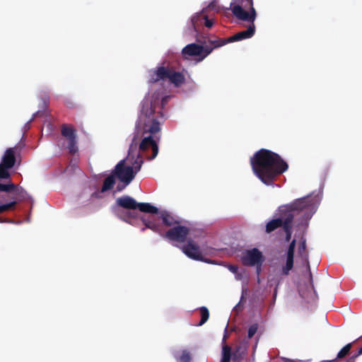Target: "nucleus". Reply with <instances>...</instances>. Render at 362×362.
Listing matches in <instances>:
<instances>
[{
    "mask_svg": "<svg viewBox=\"0 0 362 362\" xmlns=\"http://www.w3.org/2000/svg\"><path fill=\"white\" fill-rule=\"evenodd\" d=\"M201 316H202V319H201L200 322L199 323V325H202L209 319V310H207L206 308L202 307L201 308Z\"/></svg>",
    "mask_w": 362,
    "mask_h": 362,
    "instance_id": "obj_26",
    "label": "nucleus"
},
{
    "mask_svg": "<svg viewBox=\"0 0 362 362\" xmlns=\"http://www.w3.org/2000/svg\"><path fill=\"white\" fill-rule=\"evenodd\" d=\"M230 9L238 19L254 22L256 11L253 7V0H233Z\"/></svg>",
    "mask_w": 362,
    "mask_h": 362,
    "instance_id": "obj_9",
    "label": "nucleus"
},
{
    "mask_svg": "<svg viewBox=\"0 0 362 362\" xmlns=\"http://www.w3.org/2000/svg\"><path fill=\"white\" fill-rule=\"evenodd\" d=\"M287 361H288V362H302V361H300V360H299V361H294L289 360V359H288V360H287Z\"/></svg>",
    "mask_w": 362,
    "mask_h": 362,
    "instance_id": "obj_37",
    "label": "nucleus"
},
{
    "mask_svg": "<svg viewBox=\"0 0 362 362\" xmlns=\"http://www.w3.org/2000/svg\"><path fill=\"white\" fill-rule=\"evenodd\" d=\"M320 201V193L313 192L305 197L295 200L291 204L280 206L279 217L267 223L266 232L271 233L280 226L284 227L286 223L291 222L294 218L299 226H306L315 213Z\"/></svg>",
    "mask_w": 362,
    "mask_h": 362,
    "instance_id": "obj_1",
    "label": "nucleus"
},
{
    "mask_svg": "<svg viewBox=\"0 0 362 362\" xmlns=\"http://www.w3.org/2000/svg\"><path fill=\"white\" fill-rule=\"evenodd\" d=\"M62 133L65 138L66 148L69 153L74 154L77 152L78 146H76V136L74 129L71 127L64 126L62 128Z\"/></svg>",
    "mask_w": 362,
    "mask_h": 362,
    "instance_id": "obj_14",
    "label": "nucleus"
},
{
    "mask_svg": "<svg viewBox=\"0 0 362 362\" xmlns=\"http://www.w3.org/2000/svg\"><path fill=\"white\" fill-rule=\"evenodd\" d=\"M134 141L135 139H134L133 142ZM143 162L142 155L136 150V144L132 143L130 145L127 158L120 160L115 166V174L123 183L122 187L117 186L118 191L122 190L132 182L140 170Z\"/></svg>",
    "mask_w": 362,
    "mask_h": 362,
    "instance_id": "obj_4",
    "label": "nucleus"
},
{
    "mask_svg": "<svg viewBox=\"0 0 362 362\" xmlns=\"http://www.w3.org/2000/svg\"><path fill=\"white\" fill-rule=\"evenodd\" d=\"M235 278L237 281H241L245 283L247 279V274L245 269H240L235 274Z\"/></svg>",
    "mask_w": 362,
    "mask_h": 362,
    "instance_id": "obj_25",
    "label": "nucleus"
},
{
    "mask_svg": "<svg viewBox=\"0 0 362 362\" xmlns=\"http://www.w3.org/2000/svg\"><path fill=\"white\" fill-rule=\"evenodd\" d=\"M240 259L244 265L256 266L257 272L259 274L264 259L262 252L257 248H252L243 251L240 254Z\"/></svg>",
    "mask_w": 362,
    "mask_h": 362,
    "instance_id": "obj_10",
    "label": "nucleus"
},
{
    "mask_svg": "<svg viewBox=\"0 0 362 362\" xmlns=\"http://www.w3.org/2000/svg\"><path fill=\"white\" fill-rule=\"evenodd\" d=\"M16 162L14 148L7 149L0 163V180L8 179L10 177L9 170L13 167Z\"/></svg>",
    "mask_w": 362,
    "mask_h": 362,
    "instance_id": "obj_12",
    "label": "nucleus"
},
{
    "mask_svg": "<svg viewBox=\"0 0 362 362\" xmlns=\"http://www.w3.org/2000/svg\"><path fill=\"white\" fill-rule=\"evenodd\" d=\"M165 80H168L175 87H180L185 83V76L183 72L163 66H158L149 72L150 83L153 84L159 81Z\"/></svg>",
    "mask_w": 362,
    "mask_h": 362,
    "instance_id": "obj_6",
    "label": "nucleus"
},
{
    "mask_svg": "<svg viewBox=\"0 0 362 362\" xmlns=\"http://www.w3.org/2000/svg\"><path fill=\"white\" fill-rule=\"evenodd\" d=\"M174 356L178 362H190L191 356L189 351L187 350L182 351L181 353L175 352Z\"/></svg>",
    "mask_w": 362,
    "mask_h": 362,
    "instance_id": "obj_19",
    "label": "nucleus"
},
{
    "mask_svg": "<svg viewBox=\"0 0 362 362\" xmlns=\"http://www.w3.org/2000/svg\"><path fill=\"white\" fill-rule=\"evenodd\" d=\"M229 42L228 41V39L227 40H223V39H217V40H209V43L212 46V50L214 49V48H217V47H222L223 45H225L226 44L228 43Z\"/></svg>",
    "mask_w": 362,
    "mask_h": 362,
    "instance_id": "obj_24",
    "label": "nucleus"
},
{
    "mask_svg": "<svg viewBox=\"0 0 362 362\" xmlns=\"http://www.w3.org/2000/svg\"><path fill=\"white\" fill-rule=\"evenodd\" d=\"M351 347V344H346L338 353L337 358H343L344 356H345L349 353V351H350Z\"/></svg>",
    "mask_w": 362,
    "mask_h": 362,
    "instance_id": "obj_29",
    "label": "nucleus"
},
{
    "mask_svg": "<svg viewBox=\"0 0 362 362\" xmlns=\"http://www.w3.org/2000/svg\"><path fill=\"white\" fill-rule=\"evenodd\" d=\"M157 218L161 219L163 223L167 226H171L178 223L177 218L167 211L151 214L148 216H144L141 219L146 228L162 235L163 229Z\"/></svg>",
    "mask_w": 362,
    "mask_h": 362,
    "instance_id": "obj_7",
    "label": "nucleus"
},
{
    "mask_svg": "<svg viewBox=\"0 0 362 362\" xmlns=\"http://www.w3.org/2000/svg\"><path fill=\"white\" fill-rule=\"evenodd\" d=\"M299 293H300L301 296L304 297V296H303V293H302V291L300 290L299 291Z\"/></svg>",
    "mask_w": 362,
    "mask_h": 362,
    "instance_id": "obj_39",
    "label": "nucleus"
},
{
    "mask_svg": "<svg viewBox=\"0 0 362 362\" xmlns=\"http://www.w3.org/2000/svg\"><path fill=\"white\" fill-rule=\"evenodd\" d=\"M115 184V175L108 176L104 181L102 189L100 192H104L107 190L110 189Z\"/></svg>",
    "mask_w": 362,
    "mask_h": 362,
    "instance_id": "obj_20",
    "label": "nucleus"
},
{
    "mask_svg": "<svg viewBox=\"0 0 362 362\" xmlns=\"http://www.w3.org/2000/svg\"><path fill=\"white\" fill-rule=\"evenodd\" d=\"M280 279H281V277L279 276V275H278V276L276 278H272V274H270L269 276V283H272V281H274V283L276 284L277 285L279 284V281H280Z\"/></svg>",
    "mask_w": 362,
    "mask_h": 362,
    "instance_id": "obj_36",
    "label": "nucleus"
},
{
    "mask_svg": "<svg viewBox=\"0 0 362 362\" xmlns=\"http://www.w3.org/2000/svg\"><path fill=\"white\" fill-rule=\"evenodd\" d=\"M38 114H39L38 112H36V114H34V115H33V117H35V116H36V115H38Z\"/></svg>",
    "mask_w": 362,
    "mask_h": 362,
    "instance_id": "obj_40",
    "label": "nucleus"
},
{
    "mask_svg": "<svg viewBox=\"0 0 362 362\" xmlns=\"http://www.w3.org/2000/svg\"><path fill=\"white\" fill-rule=\"evenodd\" d=\"M38 114H39L38 112H36V114H34V115H33V117H35V116H36V115H38Z\"/></svg>",
    "mask_w": 362,
    "mask_h": 362,
    "instance_id": "obj_42",
    "label": "nucleus"
},
{
    "mask_svg": "<svg viewBox=\"0 0 362 362\" xmlns=\"http://www.w3.org/2000/svg\"><path fill=\"white\" fill-rule=\"evenodd\" d=\"M247 344H248V341H247L244 343V346L243 348L241 346H240L237 349L236 351L233 354V360H238L237 354H239L240 352H241V354L245 353V351L247 349Z\"/></svg>",
    "mask_w": 362,
    "mask_h": 362,
    "instance_id": "obj_30",
    "label": "nucleus"
},
{
    "mask_svg": "<svg viewBox=\"0 0 362 362\" xmlns=\"http://www.w3.org/2000/svg\"><path fill=\"white\" fill-rule=\"evenodd\" d=\"M205 8H206V11L210 9L218 12L219 11V6L218 5L217 1L214 0L212 1Z\"/></svg>",
    "mask_w": 362,
    "mask_h": 362,
    "instance_id": "obj_33",
    "label": "nucleus"
},
{
    "mask_svg": "<svg viewBox=\"0 0 362 362\" xmlns=\"http://www.w3.org/2000/svg\"><path fill=\"white\" fill-rule=\"evenodd\" d=\"M175 245L179 247L184 254L192 259L204 262L209 264H215V261L204 258L205 255H214L216 253V250L211 247H204L203 245L199 247L192 240H189L187 244H183L180 246L177 245Z\"/></svg>",
    "mask_w": 362,
    "mask_h": 362,
    "instance_id": "obj_8",
    "label": "nucleus"
},
{
    "mask_svg": "<svg viewBox=\"0 0 362 362\" xmlns=\"http://www.w3.org/2000/svg\"><path fill=\"white\" fill-rule=\"evenodd\" d=\"M136 208L146 213L156 214L158 212V209L156 206L149 203H137L134 199L129 196H122L117 198L113 211L116 216L128 222L133 217V214L126 212L124 210L136 209Z\"/></svg>",
    "mask_w": 362,
    "mask_h": 362,
    "instance_id": "obj_5",
    "label": "nucleus"
},
{
    "mask_svg": "<svg viewBox=\"0 0 362 362\" xmlns=\"http://www.w3.org/2000/svg\"><path fill=\"white\" fill-rule=\"evenodd\" d=\"M296 247V240H293L286 253V264L282 267L280 275H288L293 267V256Z\"/></svg>",
    "mask_w": 362,
    "mask_h": 362,
    "instance_id": "obj_15",
    "label": "nucleus"
},
{
    "mask_svg": "<svg viewBox=\"0 0 362 362\" xmlns=\"http://www.w3.org/2000/svg\"><path fill=\"white\" fill-rule=\"evenodd\" d=\"M231 357L230 348L228 346H224L222 349V358L221 362H230Z\"/></svg>",
    "mask_w": 362,
    "mask_h": 362,
    "instance_id": "obj_23",
    "label": "nucleus"
},
{
    "mask_svg": "<svg viewBox=\"0 0 362 362\" xmlns=\"http://www.w3.org/2000/svg\"><path fill=\"white\" fill-rule=\"evenodd\" d=\"M169 96H163L161 92H156L154 86H151L148 94L141 103L139 122H144L145 132L155 134L160 131V122L157 116L162 117L161 108L168 102Z\"/></svg>",
    "mask_w": 362,
    "mask_h": 362,
    "instance_id": "obj_3",
    "label": "nucleus"
},
{
    "mask_svg": "<svg viewBox=\"0 0 362 362\" xmlns=\"http://www.w3.org/2000/svg\"><path fill=\"white\" fill-rule=\"evenodd\" d=\"M258 326L257 324H254L249 327L248 329V339L252 338L257 331Z\"/></svg>",
    "mask_w": 362,
    "mask_h": 362,
    "instance_id": "obj_34",
    "label": "nucleus"
},
{
    "mask_svg": "<svg viewBox=\"0 0 362 362\" xmlns=\"http://www.w3.org/2000/svg\"><path fill=\"white\" fill-rule=\"evenodd\" d=\"M38 114H39L38 112H36V114H34V115H33V117H35V116H36V115H38Z\"/></svg>",
    "mask_w": 362,
    "mask_h": 362,
    "instance_id": "obj_41",
    "label": "nucleus"
},
{
    "mask_svg": "<svg viewBox=\"0 0 362 362\" xmlns=\"http://www.w3.org/2000/svg\"><path fill=\"white\" fill-rule=\"evenodd\" d=\"M206 14V8H203L200 12H197L194 13L190 18V23L192 29L194 31H197V27L199 25L202 21H204L203 19V16Z\"/></svg>",
    "mask_w": 362,
    "mask_h": 362,
    "instance_id": "obj_18",
    "label": "nucleus"
},
{
    "mask_svg": "<svg viewBox=\"0 0 362 362\" xmlns=\"http://www.w3.org/2000/svg\"><path fill=\"white\" fill-rule=\"evenodd\" d=\"M16 201L0 205V213L8 210L16 204Z\"/></svg>",
    "mask_w": 362,
    "mask_h": 362,
    "instance_id": "obj_32",
    "label": "nucleus"
},
{
    "mask_svg": "<svg viewBox=\"0 0 362 362\" xmlns=\"http://www.w3.org/2000/svg\"><path fill=\"white\" fill-rule=\"evenodd\" d=\"M284 230L286 233V240L288 242L291 238V222L286 223L284 226Z\"/></svg>",
    "mask_w": 362,
    "mask_h": 362,
    "instance_id": "obj_27",
    "label": "nucleus"
},
{
    "mask_svg": "<svg viewBox=\"0 0 362 362\" xmlns=\"http://www.w3.org/2000/svg\"><path fill=\"white\" fill-rule=\"evenodd\" d=\"M149 148L152 150V155L147 156L149 160H152L157 156L158 148L156 141L152 139L151 136H146L142 140L141 143L140 144L139 151H146Z\"/></svg>",
    "mask_w": 362,
    "mask_h": 362,
    "instance_id": "obj_16",
    "label": "nucleus"
},
{
    "mask_svg": "<svg viewBox=\"0 0 362 362\" xmlns=\"http://www.w3.org/2000/svg\"><path fill=\"white\" fill-rule=\"evenodd\" d=\"M188 232L187 228L178 226L170 229L163 235L170 241L182 244L184 243Z\"/></svg>",
    "mask_w": 362,
    "mask_h": 362,
    "instance_id": "obj_13",
    "label": "nucleus"
},
{
    "mask_svg": "<svg viewBox=\"0 0 362 362\" xmlns=\"http://www.w3.org/2000/svg\"><path fill=\"white\" fill-rule=\"evenodd\" d=\"M13 191L14 198L16 199H21L25 198L27 193L25 189L19 186L15 185V187L11 189Z\"/></svg>",
    "mask_w": 362,
    "mask_h": 362,
    "instance_id": "obj_21",
    "label": "nucleus"
},
{
    "mask_svg": "<svg viewBox=\"0 0 362 362\" xmlns=\"http://www.w3.org/2000/svg\"><path fill=\"white\" fill-rule=\"evenodd\" d=\"M250 163L255 175L267 185H272L274 178L288 168L278 154L264 148L250 158Z\"/></svg>",
    "mask_w": 362,
    "mask_h": 362,
    "instance_id": "obj_2",
    "label": "nucleus"
},
{
    "mask_svg": "<svg viewBox=\"0 0 362 362\" xmlns=\"http://www.w3.org/2000/svg\"><path fill=\"white\" fill-rule=\"evenodd\" d=\"M211 52L212 48H209V46H206L204 47L202 45L195 43H192L187 45L182 49V54L186 59L194 57H198L197 59V62H201L205 57H206Z\"/></svg>",
    "mask_w": 362,
    "mask_h": 362,
    "instance_id": "obj_11",
    "label": "nucleus"
},
{
    "mask_svg": "<svg viewBox=\"0 0 362 362\" xmlns=\"http://www.w3.org/2000/svg\"><path fill=\"white\" fill-rule=\"evenodd\" d=\"M204 20V25L206 28H210L213 26L214 21L213 18H209L207 14L203 16Z\"/></svg>",
    "mask_w": 362,
    "mask_h": 362,
    "instance_id": "obj_31",
    "label": "nucleus"
},
{
    "mask_svg": "<svg viewBox=\"0 0 362 362\" xmlns=\"http://www.w3.org/2000/svg\"><path fill=\"white\" fill-rule=\"evenodd\" d=\"M226 267L228 268V269L230 272H231L234 274H235L237 273V272L239 270L238 267L235 265L229 264V265H227Z\"/></svg>",
    "mask_w": 362,
    "mask_h": 362,
    "instance_id": "obj_35",
    "label": "nucleus"
},
{
    "mask_svg": "<svg viewBox=\"0 0 362 362\" xmlns=\"http://www.w3.org/2000/svg\"><path fill=\"white\" fill-rule=\"evenodd\" d=\"M15 187V185L12 182H8L5 184L0 183V192H10Z\"/></svg>",
    "mask_w": 362,
    "mask_h": 362,
    "instance_id": "obj_28",
    "label": "nucleus"
},
{
    "mask_svg": "<svg viewBox=\"0 0 362 362\" xmlns=\"http://www.w3.org/2000/svg\"><path fill=\"white\" fill-rule=\"evenodd\" d=\"M360 354H362V346L360 348V349L358 350V355H360Z\"/></svg>",
    "mask_w": 362,
    "mask_h": 362,
    "instance_id": "obj_38",
    "label": "nucleus"
},
{
    "mask_svg": "<svg viewBox=\"0 0 362 362\" xmlns=\"http://www.w3.org/2000/svg\"><path fill=\"white\" fill-rule=\"evenodd\" d=\"M255 33V25L254 24L250 25L246 30L241 31L236 33L235 35L228 38V41L230 42L240 41L242 40L250 38Z\"/></svg>",
    "mask_w": 362,
    "mask_h": 362,
    "instance_id": "obj_17",
    "label": "nucleus"
},
{
    "mask_svg": "<svg viewBox=\"0 0 362 362\" xmlns=\"http://www.w3.org/2000/svg\"><path fill=\"white\" fill-rule=\"evenodd\" d=\"M305 247H306L305 241V240H302L300 242V244L299 247H298V252L302 256L303 259L305 262L306 265H307V268L309 270L310 269V267H309V263H308V257H307L306 255H304L305 251Z\"/></svg>",
    "mask_w": 362,
    "mask_h": 362,
    "instance_id": "obj_22",
    "label": "nucleus"
}]
</instances>
